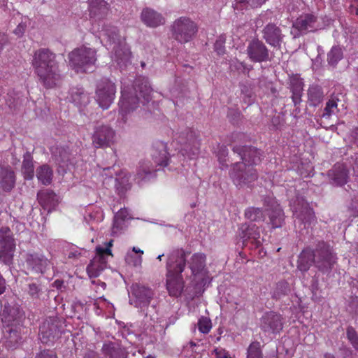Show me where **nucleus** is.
Wrapping results in <instances>:
<instances>
[{
	"label": "nucleus",
	"mask_w": 358,
	"mask_h": 358,
	"mask_svg": "<svg viewBox=\"0 0 358 358\" xmlns=\"http://www.w3.org/2000/svg\"><path fill=\"white\" fill-rule=\"evenodd\" d=\"M32 65L41 83L46 88H52L60 82L62 76L56 55L48 49L42 48L36 51Z\"/></svg>",
	"instance_id": "nucleus-1"
},
{
	"label": "nucleus",
	"mask_w": 358,
	"mask_h": 358,
	"mask_svg": "<svg viewBox=\"0 0 358 358\" xmlns=\"http://www.w3.org/2000/svg\"><path fill=\"white\" fill-rule=\"evenodd\" d=\"M101 42L107 49L111 48L110 57L120 68L130 63L131 52L128 45L118 35L116 27L107 24L100 31Z\"/></svg>",
	"instance_id": "nucleus-2"
},
{
	"label": "nucleus",
	"mask_w": 358,
	"mask_h": 358,
	"mask_svg": "<svg viewBox=\"0 0 358 358\" xmlns=\"http://www.w3.org/2000/svg\"><path fill=\"white\" fill-rule=\"evenodd\" d=\"M151 155L153 162L149 159H145L140 162L136 168L134 180L138 185H142L155 177L157 166L164 167L168 165L169 159L167 145L164 142L159 141L154 144Z\"/></svg>",
	"instance_id": "nucleus-3"
},
{
	"label": "nucleus",
	"mask_w": 358,
	"mask_h": 358,
	"mask_svg": "<svg viewBox=\"0 0 358 358\" xmlns=\"http://www.w3.org/2000/svg\"><path fill=\"white\" fill-rule=\"evenodd\" d=\"M134 91L135 95L127 92L125 89L122 91V97L119 102V107L120 113L124 122H125L124 120V116L136 109L139 102L145 104L148 103L152 99V89L146 80L136 83Z\"/></svg>",
	"instance_id": "nucleus-4"
},
{
	"label": "nucleus",
	"mask_w": 358,
	"mask_h": 358,
	"mask_svg": "<svg viewBox=\"0 0 358 358\" xmlns=\"http://www.w3.org/2000/svg\"><path fill=\"white\" fill-rule=\"evenodd\" d=\"M69 64L77 73L93 71L96 62V51L85 45L80 46L69 54Z\"/></svg>",
	"instance_id": "nucleus-5"
},
{
	"label": "nucleus",
	"mask_w": 358,
	"mask_h": 358,
	"mask_svg": "<svg viewBox=\"0 0 358 358\" xmlns=\"http://www.w3.org/2000/svg\"><path fill=\"white\" fill-rule=\"evenodd\" d=\"M229 176L233 183L238 188L249 187L258 178L257 170L244 162L233 164Z\"/></svg>",
	"instance_id": "nucleus-6"
},
{
	"label": "nucleus",
	"mask_w": 358,
	"mask_h": 358,
	"mask_svg": "<svg viewBox=\"0 0 358 358\" xmlns=\"http://www.w3.org/2000/svg\"><path fill=\"white\" fill-rule=\"evenodd\" d=\"M313 253L315 266L324 273H330L337 262L336 255L332 248L324 241L319 242Z\"/></svg>",
	"instance_id": "nucleus-7"
},
{
	"label": "nucleus",
	"mask_w": 358,
	"mask_h": 358,
	"mask_svg": "<svg viewBox=\"0 0 358 358\" xmlns=\"http://www.w3.org/2000/svg\"><path fill=\"white\" fill-rule=\"evenodd\" d=\"M113 240L106 243V246L99 245L96 248V255L87 266V272L90 278H96L106 268L108 258L112 256L110 248Z\"/></svg>",
	"instance_id": "nucleus-8"
},
{
	"label": "nucleus",
	"mask_w": 358,
	"mask_h": 358,
	"mask_svg": "<svg viewBox=\"0 0 358 358\" xmlns=\"http://www.w3.org/2000/svg\"><path fill=\"white\" fill-rule=\"evenodd\" d=\"M197 30L196 24L185 17L176 20L172 25L173 37L180 43L190 41L194 37Z\"/></svg>",
	"instance_id": "nucleus-9"
},
{
	"label": "nucleus",
	"mask_w": 358,
	"mask_h": 358,
	"mask_svg": "<svg viewBox=\"0 0 358 358\" xmlns=\"http://www.w3.org/2000/svg\"><path fill=\"white\" fill-rule=\"evenodd\" d=\"M15 241L12 231L7 227L0 229V261L6 265L13 263Z\"/></svg>",
	"instance_id": "nucleus-10"
},
{
	"label": "nucleus",
	"mask_w": 358,
	"mask_h": 358,
	"mask_svg": "<svg viewBox=\"0 0 358 358\" xmlns=\"http://www.w3.org/2000/svg\"><path fill=\"white\" fill-rule=\"evenodd\" d=\"M115 92V84L108 79H102L97 84L95 100L101 108L108 109L114 100Z\"/></svg>",
	"instance_id": "nucleus-11"
},
{
	"label": "nucleus",
	"mask_w": 358,
	"mask_h": 358,
	"mask_svg": "<svg viewBox=\"0 0 358 358\" xmlns=\"http://www.w3.org/2000/svg\"><path fill=\"white\" fill-rule=\"evenodd\" d=\"M179 143L181 145L180 152L182 155L189 158L196 155L199 151V140L196 131L187 129L182 132L179 136Z\"/></svg>",
	"instance_id": "nucleus-12"
},
{
	"label": "nucleus",
	"mask_w": 358,
	"mask_h": 358,
	"mask_svg": "<svg viewBox=\"0 0 358 358\" xmlns=\"http://www.w3.org/2000/svg\"><path fill=\"white\" fill-rule=\"evenodd\" d=\"M61 322L56 317L45 319L39 329V339L43 343H53L62 333Z\"/></svg>",
	"instance_id": "nucleus-13"
},
{
	"label": "nucleus",
	"mask_w": 358,
	"mask_h": 358,
	"mask_svg": "<svg viewBox=\"0 0 358 358\" xmlns=\"http://www.w3.org/2000/svg\"><path fill=\"white\" fill-rule=\"evenodd\" d=\"M245 52L252 62L261 63L270 60V51L268 47L257 38L248 41Z\"/></svg>",
	"instance_id": "nucleus-14"
},
{
	"label": "nucleus",
	"mask_w": 358,
	"mask_h": 358,
	"mask_svg": "<svg viewBox=\"0 0 358 358\" xmlns=\"http://www.w3.org/2000/svg\"><path fill=\"white\" fill-rule=\"evenodd\" d=\"M131 296L130 303L134 306L143 310L148 307L153 297V292L151 289L139 284H134L131 287Z\"/></svg>",
	"instance_id": "nucleus-15"
},
{
	"label": "nucleus",
	"mask_w": 358,
	"mask_h": 358,
	"mask_svg": "<svg viewBox=\"0 0 358 358\" xmlns=\"http://www.w3.org/2000/svg\"><path fill=\"white\" fill-rule=\"evenodd\" d=\"M186 253L182 249H176L171 251L166 262V271L169 276L181 275L186 266Z\"/></svg>",
	"instance_id": "nucleus-16"
},
{
	"label": "nucleus",
	"mask_w": 358,
	"mask_h": 358,
	"mask_svg": "<svg viewBox=\"0 0 358 358\" xmlns=\"http://www.w3.org/2000/svg\"><path fill=\"white\" fill-rule=\"evenodd\" d=\"M284 319L280 314L273 311L266 313L261 319L260 327L268 334H279L283 329Z\"/></svg>",
	"instance_id": "nucleus-17"
},
{
	"label": "nucleus",
	"mask_w": 358,
	"mask_h": 358,
	"mask_svg": "<svg viewBox=\"0 0 358 358\" xmlns=\"http://www.w3.org/2000/svg\"><path fill=\"white\" fill-rule=\"evenodd\" d=\"M262 38L271 47L281 49L285 35L281 29L274 23L267 24L262 30Z\"/></svg>",
	"instance_id": "nucleus-18"
},
{
	"label": "nucleus",
	"mask_w": 358,
	"mask_h": 358,
	"mask_svg": "<svg viewBox=\"0 0 358 358\" xmlns=\"http://www.w3.org/2000/svg\"><path fill=\"white\" fill-rule=\"evenodd\" d=\"M25 263L28 269L36 273H44L52 266L51 262L43 255L34 252L26 255Z\"/></svg>",
	"instance_id": "nucleus-19"
},
{
	"label": "nucleus",
	"mask_w": 358,
	"mask_h": 358,
	"mask_svg": "<svg viewBox=\"0 0 358 358\" xmlns=\"http://www.w3.org/2000/svg\"><path fill=\"white\" fill-rule=\"evenodd\" d=\"M289 204L294 215L302 222H310L313 219V211L302 196L291 199Z\"/></svg>",
	"instance_id": "nucleus-20"
},
{
	"label": "nucleus",
	"mask_w": 358,
	"mask_h": 358,
	"mask_svg": "<svg viewBox=\"0 0 358 358\" xmlns=\"http://www.w3.org/2000/svg\"><path fill=\"white\" fill-rule=\"evenodd\" d=\"M115 136L114 131L108 126L96 127L92 135V145L96 148L108 147L113 142Z\"/></svg>",
	"instance_id": "nucleus-21"
},
{
	"label": "nucleus",
	"mask_w": 358,
	"mask_h": 358,
	"mask_svg": "<svg viewBox=\"0 0 358 358\" xmlns=\"http://www.w3.org/2000/svg\"><path fill=\"white\" fill-rule=\"evenodd\" d=\"M264 205L268 212L271 224L273 228L281 227L285 221V215L282 209L272 197H267L264 200Z\"/></svg>",
	"instance_id": "nucleus-22"
},
{
	"label": "nucleus",
	"mask_w": 358,
	"mask_h": 358,
	"mask_svg": "<svg viewBox=\"0 0 358 358\" xmlns=\"http://www.w3.org/2000/svg\"><path fill=\"white\" fill-rule=\"evenodd\" d=\"M16 175L13 169L0 163V188L4 192H10L15 186Z\"/></svg>",
	"instance_id": "nucleus-23"
},
{
	"label": "nucleus",
	"mask_w": 358,
	"mask_h": 358,
	"mask_svg": "<svg viewBox=\"0 0 358 358\" xmlns=\"http://www.w3.org/2000/svg\"><path fill=\"white\" fill-rule=\"evenodd\" d=\"M233 150L241 157V162H244L247 165L253 166L261 161L262 153L255 147L235 146Z\"/></svg>",
	"instance_id": "nucleus-24"
},
{
	"label": "nucleus",
	"mask_w": 358,
	"mask_h": 358,
	"mask_svg": "<svg viewBox=\"0 0 358 358\" xmlns=\"http://www.w3.org/2000/svg\"><path fill=\"white\" fill-rule=\"evenodd\" d=\"M317 19L312 13H305L298 17L293 23V28L301 34L313 31L317 29Z\"/></svg>",
	"instance_id": "nucleus-25"
},
{
	"label": "nucleus",
	"mask_w": 358,
	"mask_h": 358,
	"mask_svg": "<svg viewBox=\"0 0 358 358\" xmlns=\"http://www.w3.org/2000/svg\"><path fill=\"white\" fill-rule=\"evenodd\" d=\"M22 316V313L17 307L5 306L0 314L1 320L7 328L17 327Z\"/></svg>",
	"instance_id": "nucleus-26"
},
{
	"label": "nucleus",
	"mask_w": 358,
	"mask_h": 358,
	"mask_svg": "<svg viewBox=\"0 0 358 358\" xmlns=\"http://www.w3.org/2000/svg\"><path fill=\"white\" fill-rule=\"evenodd\" d=\"M238 236L243 240V243L249 240L255 243L257 246L260 245L259 238L260 232L258 227L255 224H248L246 223L243 224L238 228Z\"/></svg>",
	"instance_id": "nucleus-27"
},
{
	"label": "nucleus",
	"mask_w": 358,
	"mask_h": 358,
	"mask_svg": "<svg viewBox=\"0 0 358 358\" xmlns=\"http://www.w3.org/2000/svg\"><path fill=\"white\" fill-rule=\"evenodd\" d=\"M90 16L95 20L103 19L108 13V4L104 0H88Z\"/></svg>",
	"instance_id": "nucleus-28"
},
{
	"label": "nucleus",
	"mask_w": 358,
	"mask_h": 358,
	"mask_svg": "<svg viewBox=\"0 0 358 358\" xmlns=\"http://www.w3.org/2000/svg\"><path fill=\"white\" fill-rule=\"evenodd\" d=\"M103 354L108 358H127V352L118 343L106 342L102 346Z\"/></svg>",
	"instance_id": "nucleus-29"
},
{
	"label": "nucleus",
	"mask_w": 358,
	"mask_h": 358,
	"mask_svg": "<svg viewBox=\"0 0 358 358\" xmlns=\"http://www.w3.org/2000/svg\"><path fill=\"white\" fill-rule=\"evenodd\" d=\"M166 287L171 296H179L184 287V281L181 275L169 276V273H166Z\"/></svg>",
	"instance_id": "nucleus-30"
},
{
	"label": "nucleus",
	"mask_w": 358,
	"mask_h": 358,
	"mask_svg": "<svg viewBox=\"0 0 358 358\" xmlns=\"http://www.w3.org/2000/svg\"><path fill=\"white\" fill-rule=\"evenodd\" d=\"M331 183L336 185H343L347 182L348 171L343 164H336L329 171Z\"/></svg>",
	"instance_id": "nucleus-31"
},
{
	"label": "nucleus",
	"mask_w": 358,
	"mask_h": 358,
	"mask_svg": "<svg viewBox=\"0 0 358 358\" xmlns=\"http://www.w3.org/2000/svg\"><path fill=\"white\" fill-rule=\"evenodd\" d=\"M141 19L150 27H156L164 23V18L162 15L150 8H145L142 11Z\"/></svg>",
	"instance_id": "nucleus-32"
},
{
	"label": "nucleus",
	"mask_w": 358,
	"mask_h": 358,
	"mask_svg": "<svg viewBox=\"0 0 358 358\" xmlns=\"http://www.w3.org/2000/svg\"><path fill=\"white\" fill-rule=\"evenodd\" d=\"M289 85L290 90L292 93V101L294 106H296L301 101V96L303 91V83L300 78L294 76L290 78Z\"/></svg>",
	"instance_id": "nucleus-33"
},
{
	"label": "nucleus",
	"mask_w": 358,
	"mask_h": 358,
	"mask_svg": "<svg viewBox=\"0 0 358 358\" xmlns=\"http://www.w3.org/2000/svg\"><path fill=\"white\" fill-rule=\"evenodd\" d=\"M313 264H315L313 250L310 248L303 250L299 257L297 268L301 271L306 272Z\"/></svg>",
	"instance_id": "nucleus-34"
},
{
	"label": "nucleus",
	"mask_w": 358,
	"mask_h": 358,
	"mask_svg": "<svg viewBox=\"0 0 358 358\" xmlns=\"http://www.w3.org/2000/svg\"><path fill=\"white\" fill-rule=\"evenodd\" d=\"M19 327L8 328L5 332L6 345L8 348H17L22 341V336L18 330Z\"/></svg>",
	"instance_id": "nucleus-35"
},
{
	"label": "nucleus",
	"mask_w": 358,
	"mask_h": 358,
	"mask_svg": "<svg viewBox=\"0 0 358 358\" xmlns=\"http://www.w3.org/2000/svg\"><path fill=\"white\" fill-rule=\"evenodd\" d=\"M36 176L42 185H49L53 178V170L49 165L43 164L36 169Z\"/></svg>",
	"instance_id": "nucleus-36"
},
{
	"label": "nucleus",
	"mask_w": 358,
	"mask_h": 358,
	"mask_svg": "<svg viewBox=\"0 0 358 358\" xmlns=\"http://www.w3.org/2000/svg\"><path fill=\"white\" fill-rule=\"evenodd\" d=\"M22 173L25 180H31L34 176V165L33 157L29 152H26L23 157Z\"/></svg>",
	"instance_id": "nucleus-37"
},
{
	"label": "nucleus",
	"mask_w": 358,
	"mask_h": 358,
	"mask_svg": "<svg viewBox=\"0 0 358 358\" xmlns=\"http://www.w3.org/2000/svg\"><path fill=\"white\" fill-rule=\"evenodd\" d=\"M71 101L79 106H86L90 102L89 95L82 88H73L71 92Z\"/></svg>",
	"instance_id": "nucleus-38"
},
{
	"label": "nucleus",
	"mask_w": 358,
	"mask_h": 358,
	"mask_svg": "<svg viewBox=\"0 0 358 358\" xmlns=\"http://www.w3.org/2000/svg\"><path fill=\"white\" fill-rule=\"evenodd\" d=\"M130 174L127 171H122L116 178L115 187L119 194H123L131 188L129 182Z\"/></svg>",
	"instance_id": "nucleus-39"
},
{
	"label": "nucleus",
	"mask_w": 358,
	"mask_h": 358,
	"mask_svg": "<svg viewBox=\"0 0 358 358\" xmlns=\"http://www.w3.org/2000/svg\"><path fill=\"white\" fill-rule=\"evenodd\" d=\"M308 96L310 105L316 106L322 102L324 93L320 87L312 85L308 89Z\"/></svg>",
	"instance_id": "nucleus-40"
},
{
	"label": "nucleus",
	"mask_w": 358,
	"mask_h": 358,
	"mask_svg": "<svg viewBox=\"0 0 358 358\" xmlns=\"http://www.w3.org/2000/svg\"><path fill=\"white\" fill-rule=\"evenodd\" d=\"M206 256L202 253H196L192 255L189 267L194 275L199 273L205 266Z\"/></svg>",
	"instance_id": "nucleus-41"
},
{
	"label": "nucleus",
	"mask_w": 358,
	"mask_h": 358,
	"mask_svg": "<svg viewBox=\"0 0 358 358\" xmlns=\"http://www.w3.org/2000/svg\"><path fill=\"white\" fill-rule=\"evenodd\" d=\"M290 292L289 283L285 280L279 281L272 292V297L275 299H280Z\"/></svg>",
	"instance_id": "nucleus-42"
},
{
	"label": "nucleus",
	"mask_w": 358,
	"mask_h": 358,
	"mask_svg": "<svg viewBox=\"0 0 358 358\" xmlns=\"http://www.w3.org/2000/svg\"><path fill=\"white\" fill-rule=\"evenodd\" d=\"M245 216L247 219L253 222H260L264 220L263 211L259 208H248L245 211Z\"/></svg>",
	"instance_id": "nucleus-43"
},
{
	"label": "nucleus",
	"mask_w": 358,
	"mask_h": 358,
	"mask_svg": "<svg viewBox=\"0 0 358 358\" xmlns=\"http://www.w3.org/2000/svg\"><path fill=\"white\" fill-rule=\"evenodd\" d=\"M343 57L342 49L338 46H334L327 55L329 64L335 66Z\"/></svg>",
	"instance_id": "nucleus-44"
},
{
	"label": "nucleus",
	"mask_w": 358,
	"mask_h": 358,
	"mask_svg": "<svg viewBox=\"0 0 358 358\" xmlns=\"http://www.w3.org/2000/svg\"><path fill=\"white\" fill-rule=\"evenodd\" d=\"M266 0H236L234 7L236 10H242L250 6L252 8H257L262 6Z\"/></svg>",
	"instance_id": "nucleus-45"
},
{
	"label": "nucleus",
	"mask_w": 358,
	"mask_h": 358,
	"mask_svg": "<svg viewBox=\"0 0 358 358\" xmlns=\"http://www.w3.org/2000/svg\"><path fill=\"white\" fill-rule=\"evenodd\" d=\"M246 358H263L260 343L255 341L250 343L247 350Z\"/></svg>",
	"instance_id": "nucleus-46"
},
{
	"label": "nucleus",
	"mask_w": 358,
	"mask_h": 358,
	"mask_svg": "<svg viewBox=\"0 0 358 358\" xmlns=\"http://www.w3.org/2000/svg\"><path fill=\"white\" fill-rule=\"evenodd\" d=\"M69 149L64 147L57 148L56 152H54L56 160L60 163L67 162L69 160Z\"/></svg>",
	"instance_id": "nucleus-47"
},
{
	"label": "nucleus",
	"mask_w": 358,
	"mask_h": 358,
	"mask_svg": "<svg viewBox=\"0 0 358 358\" xmlns=\"http://www.w3.org/2000/svg\"><path fill=\"white\" fill-rule=\"evenodd\" d=\"M27 292L33 299H38L43 294L42 288L40 284L31 282L28 285Z\"/></svg>",
	"instance_id": "nucleus-48"
},
{
	"label": "nucleus",
	"mask_w": 358,
	"mask_h": 358,
	"mask_svg": "<svg viewBox=\"0 0 358 358\" xmlns=\"http://www.w3.org/2000/svg\"><path fill=\"white\" fill-rule=\"evenodd\" d=\"M212 328L211 320L206 317H201L198 322V329L203 334H208Z\"/></svg>",
	"instance_id": "nucleus-49"
},
{
	"label": "nucleus",
	"mask_w": 358,
	"mask_h": 358,
	"mask_svg": "<svg viewBox=\"0 0 358 358\" xmlns=\"http://www.w3.org/2000/svg\"><path fill=\"white\" fill-rule=\"evenodd\" d=\"M347 338L352 347L358 351V334L352 327H348L346 330Z\"/></svg>",
	"instance_id": "nucleus-50"
},
{
	"label": "nucleus",
	"mask_w": 358,
	"mask_h": 358,
	"mask_svg": "<svg viewBox=\"0 0 358 358\" xmlns=\"http://www.w3.org/2000/svg\"><path fill=\"white\" fill-rule=\"evenodd\" d=\"M337 108V103L334 99L329 100L326 106L324 109V113L322 116L324 117H329L332 114L334 113L335 110Z\"/></svg>",
	"instance_id": "nucleus-51"
},
{
	"label": "nucleus",
	"mask_w": 358,
	"mask_h": 358,
	"mask_svg": "<svg viewBox=\"0 0 358 358\" xmlns=\"http://www.w3.org/2000/svg\"><path fill=\"white\" fill-rule=\"evenodd\" d=\"M125 262L127 264L133 266H140L142 263V257L141 256L136 257L135 255L131 253H128L125 256Z\"/></svg>",
	"instance_id": "nucleus-52"
},
{
	"label": "nucleus",
	"mask_w": 358,
	"mask_h": 358,
	"mask_svg": "<svg viewBox=\"0 0 358 358\" xmlns=\"http://www.w3.org/2000/svg\"><path fill=\"white\" fill-rule=\"evenodd\" d=\"M127 210L126 209H120L115 216L114 226L118 227L120 224H121V222L127 218Z\"/></svg>",
	"instance_id": "nucleus-53"
},
{
	"label": "nucleus",
	"mask_w": 358,
	"mask_h": 358,
	"mask_svg": "<svg viewBox=\"0 0 358 358\" xmlns=\"http://www.w3.org/2000/svg\"><path fill=\"white\" fill-rule=\"evenodd\" d=\"M35 358H58L57 354L50 350H45L40 352L36 355Z\"/></svg>",
	"instance_id": "nucleus-54"
},
{
	"label": "nucleus",
	"mask_w": 358,
	"mask_h": 358,
	"mask_svg": "<svg viewBox=\"0 0 358 358\" xmlns=\"http://www.w3.org/2000/svg\"><path fill=\"white\" fill-rule=\"evenodd\" d=\"M215 50L218 55H223L225 51L224 42L222 41H216L215 43Z\"/></svg>",
	"instance_id": "nucleus-55"
},
{
	"label": "nucleus",
	"mask_w": 358,
	"mask_h": 358,
	"mask_svg": "<svg viewBox=\"0 0 358 358\" xmlns=\"http://www.w3.org/2000/svg\"><path fill=\"white\" fill-rule=\"evenodd\" d=\"M217 358H231L227 352L223 349H215L214 350Z\"/></svg>",
	"instance_id": "nucleus-56"
},
{
	"label": "nucleus",
	"mask_w": 358,
	"mask_h": 358,
	"mask_svg": "<svg viewBox=\"0 0 358 358\" xmlns=\"http://www.w3.org/2000/svg\"><path fill=\"white\" fill-rule=\"evenodd\" d=\"M26 26L24 24H19L16 29L14 30V34L18 36L23 34L25 31Z\"/></svg>",
	"instance_id": "nucleus-57"
},
{
	"label": "nucleus",
	"mask_w": 358,
	"mask_h": 358,
	"mask_svg": "<svg viewBox=\"0 0 358 358\" xmlns=\"http://www.w3.org/2000/svg\"><path fill=\"white\" fill-rule=\"evenodd\" d=\"M243 101L248 105H250L253 101L252 94L251 92H248L244 94L243 97Z\"/></svg>",
	"instance_id": "nucleus-58"
},
{
	"label": "nucleus",
	"mask_w": 358,
	"mask_h": 358,
	"mask_svg": "<svg viewBox=\"0 0 358 358\" xmlns=\"http://www.w3.org/2000/svg\"><path fill=\"white\" fill-rule=\"evenodd\" d=\"M349 9L351 13L355 12L358 16V0H352Z\"/></svg>",
	"instance_id": "nucleus-59"
},
{
	"label": "nucleus",
	"mask_w": 358,
	"mask_h": 358,
	"mask_svg": "<svg viewBox=\"0 0 358 358\" xmlns=\"http://www.w3.org/2000/svg\"><path fill=\"white\" fill-rule=\"evenodd\" d=\"M350 208L353 210L354 215L358 216V197L352 200Z\"/></svg>",
	"instance_id": "nucleus-60"
},
{
	"label": "nucleus",
	"mask_w": 358,
	"mask_h": 358,
	"mask_svg": "<svg viewBox=\"0 0 358 358\" xmlns=\"http://www.w3.org/2000/svg\"><path fill=\"white\" fill-rule=\"evenodd\" d=\"M8 42V38L6 35L0 33V51L3 49V45Z\"/></svg>",
	"instance_id": "nucleus-61"
},
{
	"label": "nucleus",
	"mask_w": 358,
	"mask_h": 358,
	"mask_svg": "<svg viewBox=\"0 0 358 358\" xmlns=\"http://www.w3.org/2000/svg\"><path fill=\"white\" fill-rule=\"evenodd\" d=\"M6 289V281L0 274V294H3Z\"/></svg>",
	"instance_id": "nucleus-62"
},
{
	"label": "nucleus",
	"mask_w": 358,
	"mask_h": 358,
	"mask_svg": "<svg viewBox=\"0 0 358 358\" xmlns=\"http://www.w3.org/2000/svg\"><path fill=\"white\" fill-rule=\"evenodd\" d=\"M230 68L231 69V70H233L234 69H240L241 68H245V64L243 62H237L236 64H230Z\"/></svg>",
	"instance_id": "nucleus-63"
},
{
	"label": "nucleus",
	"mask_w": 358,
	"mask_h": 358,
	"mask_svg": "<svg viewBox=\"0 0 358 358\" xmlns=\"http://www.w3.org/2000/svg\"><path fill=\"white\" fill-rule=\"evenodd\" d=\"M353 138L355 139L356 141L358 142V127L356 128L353 131Z\"/></svg>",
	"instance_id": "nucleus-64"
}]
</instances>
